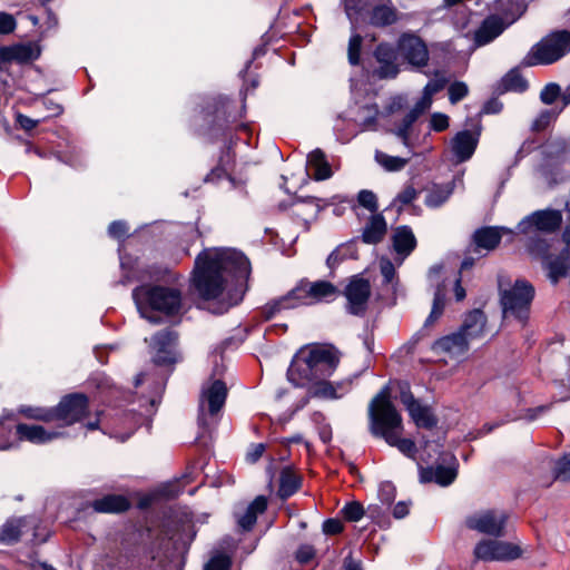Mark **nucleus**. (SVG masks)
Returning a JSON list of instances; mask_svg holds the SVG:
<instances>
[{
    "label": "nucleus",
    "mask_w": 570,
    "mask_h": 570,
    "mask_svg": "<svg viewBox=\"0 0 570 570\" xmlns=\"http://www.w3.org/2000/svg\"><path fill=\"white\" fill-rule=\"evenodd\" d=\"M340 363V353L331 345H307L295 354L287 377L299 387H308L313 395L323 399H340L348 391L350 383L333 385L326 381Z\"/></svg>",
    "instance_id": "obj_1"
},
{
    "label": "nucleus",
    "mask_w": 570,
    "mask_h": 570,
    "mask_svg": "<svg viewBox=\"0 0 570 570\" xmlns=\"http://www.w3.org/2000/svg\"><path fill=\"white\" fill-rule=\"evenodd\" d=\"M250 273V264L243 253L230 248H210L202 252L196 261L193 284L206 299L224 293L230 281L242 287Z\"/></svg>",
    "instance_id": "obj_2"
},
{
    "label": "nucleus",
    "mask_w": 570,
    "mask_h": 570,
    "mask_svg": "<svg viewBox=\"0 0 570 570\" xmlns=\"http://www.w3.org/2000/svg\"><path fill=\"white\" fill-rule=\"evenodd\" d=\"M371 432L395 446L401 453L413 458L416 452L415 443L402 438L403 422L400 413L390 401L386 389L382 390L371 402L368 409Z\"/></svg>",
    "instance_id": "obj_3"
},
{
    "label": "nucleus",
    "mask_w": 570,
    "mask_h": 570,
    "mask_svg": "<svg viewBox=\"0 0 570 570\" xmlns=\"http://www.w3.org/2000/svg\"><path fill=\"white\" fill-rule=\"evenodd\" d=\"M132 298L140 316L154 324L161 321L157 313L174 315L181 307L180 292L164 286H138L132 291Z\"/></svg>",
    "instance_id": "obj_4"
},
{
    "label": "nucleus",
    "mask_w": 570,
    "mask_h": 570,
    "mask_svg": "<svg viewBox=\"0 0 570 570\" xmlns=\"http://www.w3.org/2000/svg\"><path fill=\"white\" fill-rule=\"evenodd\" d=\"M336 294V287L330 282H301L286 295L268 302L264 306V315L266 318H272L284 309L313 305L334 297Z\"/></svg>",
    "instance_id": "obj_5"
},
{
    "label": "nucleus",
    "mask_w": 570,
    "mask_h": 570,
    "mask_svg": "<svg viewBox=\"0 0 570 570\" xmlns=\"http://www.w3.org/2000/svg\"><path fill=\"white\" fill-rule=\"evenodd\" d=\"M534 295V287L525 279H517L509 287L500 285V303L503 318H512L521 325H525L530 316Z\"/></svg>",
    "instance_id": "obj_6"
},
{
    "label": "nucleus",
    "mask_w": 570,
    "mask_h": 570,
    "mask_svg": "<svg viewBox=\"0 0 570 570\" xmlns=\"http://www.w3.org/2000/svg\"><path fill=\"white\" fill-rule=\"evenodd\" d=\"M570 51V32L557 31L532 47L524 58L528 66L550 65Z\"/></svg>",
    "instance_id": "obj_7"
},
{
    "label": "nucleus",
    "mask_w": 570,
    "mask_h": 570,
    "mask_svg": "<svg viewBox=\"0 0 570 570\" xmlns=\"http://www.w3.org/2000/svg\"><path fill=\"white\" fill-rule=\"evenodd\" d=\"M55 422H59L57 429L63 430L79 422L88 413V399L80 393L69 394L61 399L53 407Z\"/></svg>",
    "instance_id": "obj_8"
},
{
    "label": "nucleus",
    "mask_w": 570,
    "mask_h": 570,
    "mask_svg": "<svg viewBox=\"0 0 570 570\" xmlns=\"http://www.w3.org/2000/svg\"><path fill=\"white\" fill-rule=\"evenodd\" d=\"M529 249L542 257L544 268L548 271V276L552 283H557L568 274L570 269V252L568 248H562L558 255H553L547 253V243L538 239L529 245Z\"/></svg>",
    "instance_id": "obj_9"
},
{
    "label": "nucleus",
    "mask_w": 570,
    "mask_h": 570,
    "mask_svg": "<svg viewBox=\"0 0 570 570\" xmlns=\"http://www.w3.org/2000/svg\"><path fill=\"white\" fill-rule=\"evenodd\" d=\"M522 554L519 544L499 540H482L474 548V557L478 560L491 561H511Z\"/></svg>",
    "instance_id": "obj_10"
},
{
    "label": "nucleus",
    "mask_w": 570,
    "mask_h": 570,
    "mask_svg": "<svg viewBox=\"0 0 570 570\" xmlns=\"http://www.w3.org/2000/svg\"><path fill=\"white\" fill-rule=\"evenodd\" d=\"M562 220L559 210L546 209L538 210L524 217L518 224V232L524 235H537V233H549L556 230Z\"/></svg>",
    "instance_id": "obj_11"
},
{
    "label": "nucleus",
    "mask_w": 570,
    "mask_h": 570,
    "mask_svg": "<svg viewBox=\"0 0 570 570\" xmlns=\"http://www.w3.org/2000/svg\"><path fill=\"white\" fill-rule=\"evenodd\" d=\"M508 520V514L500 510H487L474 513L466 519L469 529L476 530L481 533L502 537L504 534V527Z\"/></svg>",
    "instance_id": "obj_12"
},
{
    "label": "nucleus",
    "mask_w": 570,
    "mask_h": 570,
    "mask_svg": "<svg viewBox=\"0 0 570 570\" xmlns=\"http://www.w3.org/2000/svg\"><path fill=\"white\" fill-rule=\"evenodd\" d=\"M153 360L158 365H171L180 360L177 335L171 331L157 333L150 342Z\"/></svg>",
    "instance_id": "obj_13"
},
{
    "label": "nucleus",
    "mask_w": 570,
    "mask_h": 570,
    "mask_svg": "<svg viewBox=\"0 0 570 570\" xmlns=\"http://www.w3.org/2000/svg\"><path fill=\"white\" fill-rule=\"evenodd\" d=\"M227 397L226 384L219 380H212L203 385L199 399L200 420L207 412L209 415H216L225 404Z\"/></svg>",
    "instance_id": "obj_14"
},
{
    "label": "nucleus",
    "mask_w": 570,
    "mask_h": 570,
    "mask_svg": "<svg viewBox=\"0 0 570 570\" xmlns=\"http://www.w3.org/2000/svg\"><path fill=\"white\" fill-rule=\"evenodd\" d=\"M397 49L400 55L412 66L423 67L428 63V48L425 43L415 35H402L397 42Z\"/></svg>",
    "instance_id": "obj_15"
},
{
    "label": "nucleus",
    "mask_w": 570,
    "mask_h": 570,
    "mask_svg": "<svg viewBox=\"0 0 570 570\" xmlns=\"http://www.w3.org/2000/svg\"><path fill=\"white\" fill-rule=\"evenodd\" d=\"M370 294L371 286L368 281L354 277L345 289L347 311L354 315L363 314L367 307Z\"/></svg>",
    "instance_id": "obj_16"
},
{
    "label": "nucleus",
    "mask_w": 570,
    "mask_h": 570,
    "mask_svg": "<svg viewBox=\"0 0 570 570\" xmlns=\"http://www.w3.org/2000/svg\"><path fill=\"white\" fill-rule=\"evenodd\" d=\"M19 441H28L33 444H46L67 435L60 429H47L37 424H17L16 433Z\"/></svg>",
    "instance_id": "obj_17"
},
{
    "label": "nucleus",
    "mask_w": 570,
    "mask_h": 570,
    "mask_svg": "<svg viewBox=\"0 0 570 570\" xmlns=\"http://www.w3.org/2000/svg\"><path fill=\"white\" fill-rule=\"evenodd\" d=\"M39 48L32 43H19L8 47H0V70H3L10 62H28L39 57Z\"/></svg>",
    "instance_id": "obj_18"
},
{
    "label": "nucleus",
    "mask_w": 570,
    "mask_h": 570,
    "mask_svg": "<svg viewBox=\"0 0 570 570\" xmlns=\"http://www.w3.org/2000/svg\"><path fill=\"white\" fill-rule=\"evenodd\" d=\"M470 343L460 331L441 337L433 343V351L438 354H445L450 357H460L469 350Z\"/></svg>",
    "instance_id": "obj_19"
},
{
    "label": "nucleus",
    "mask_w": 570,
    "mask_h": 570,
    "mask_svg": "<svg viewBox=\"0 0 570 570\" xmlns=\"http://www.w3.org/2000/svg\"><path fill=\"white\" fill-rule=\"evenodd\" d=\"M508 18L499 13L489 17L483 21L480 28L475 31L474 40L478 46H484L495 39L502 31L510 26Z\"/></svg>",
    "instance_id": "obj_20"
},
{
    "label": "nucleus",
    "mask_w": 570,
    "mask_h": 570,
    "mask_svg": "<svg viewBox=\"0 0 570 570\" xmlns=\"http://www.w3.org/2000/svg\"><path fill=\"white\" fill-rule=\"evenodd\" d=\"M479 137L476 134L463 130L452 139L451 148L459 163L470 159L478 146Z\"/></svg>",
    "instance_id": "obj_21"
},
{
    "label": "nucleus",
    "mask_w": 570,
    "mask_h": 570,
    "mask_svg": "<svg viewBox=\"0 0 570 570\" xmlns=\"http://www.w3.org/2000/svg\"><path fill=\"white\" fill-rule=\"evenodd\" d=\"M267 500L265 497L259 495L248 504L246 508H238L235 511V517L238 525L243 530H249L256 523L257 515L266 510Z\"/></svg>",
    "instance_id": "obj_22"
},
{
    "label": "nucleus",
    "mask_w": 570,
    "mask_h": 570,
    "mask_svg": "<svg viewBox=\"0 0 570 570\" xmlns=\"http://www.w3.org/2000/svg\"><path fill=\"white\" fill-rule=\"evenodd\" d=\"M425 111L426 110L416 102L414 107L404 115L402 120L399 124H395L394 128L391 130V132L395 135L407 149H411L410 134L412 125Z\"/></svg>",
    "instance_id": "obj_23"
},
{
    "label": "nucleus",
    "mask_w": 570,
    "mask_h": 570,
    "mask_svg": "<svg viewBox=\"0 0 570 570\" xmlns=\"http://www.w3.org/2000/svg\"><path fill=\"white\" fill-rule=\"evenodd\" d=\"M485 323L487 317L484 313L480 309H474L466 315L459 331L468 338V342L471 343L483 336Z\"/></svg>",
    "instance_id": "obj_24"
},
{
    "label": "nucleus",
    "mask_w": 570,
    "mask_h": 570,
    "mask_svg": "<svg viewBox=\"0 0 570 570\" xmlns=\"http://www.w3.org/2000/svg\"><path fill=\"white\" fill-rule=\"evenodd\" d=\"M306 166L307 173L312 171L313 178L317 181L328 179L333 176L326 156L321 149H315L308 154Z\"/></svg>",
    "instance_id": "obj_25"
},
{
    "label": "nucleus",
    "mask_w": 570,
    "mask_h": 570,
    "mask_svg": "<svg viewBox=\"0 0 570 570\" xmlns=\"http://www.w3.org/2000/svg\"><path fill=\"white\" fill-rule=\"evenodd\" d=\"M91 507L99 513H120L129 509V500L121 494H108L91 502Z\"/></svg>",
    "instance_id": "obj_26"
},
{
    "label": "nucleus",
    "mask_w": 570,
    "mask_h": 570,
    "mask_svg": "<svg viewBox=\"0 0 570 570\" xmlns=\"http://www.w3.org/2000/svg\"><path fill=\"white\" fill-rule=\"evenodd\" d=\"M371 9V23L374 26H389L397 20V12L391 0H375Z\"/></svg>",
    "instance_id": "obj_27"
},
{
    "label": "nucleus",
    "mask_w": 570,
    "mask_h": 570,
    "mask_svg": "<svg viewBox=\"0 0 570 570\" xmlns=\"http://www.w3.org/2000/svg\"><path fill=\"white\" fill-rule=\"evenodd\" d=\"M393 248L401 256V262L415 248L416 239L407 226H400L393 233Z\"/></svg>",
    "instance_id": "obj_28"
},
{
    "label": "nucleus",
    "mask_w": 570,
    "mask_h": 570,
    "mask_svg": "<svg viewBox=\"0 0 570 570\" xmlns=\"http://www.w3.org/2000/svg\"><path fill=\"white\" fill-rule=\"evenodd\" d=\"M456 478V470L454 466L436 465L422 470L421 480L423 482H435L442 487L450 485Z\"/></svg>",
    "instance_id": "obj_29"
},
{
    "label": "nucleus",
    "mask_w": 570,
    "mask_h": 570,
    "mask_svg": "<svg viewBox=\"0 0 570 570\" xmlns=\"http://www.w3.org/2000/svg\"><path fill=\"white\" fill-rule=\"evenodd\" d=\"M511 233L505 227H485L474 233L475 244L484 249L491 250L498 246L503 234Z\"/></svg>",
    "instance_id": "obj_30"
},
{
    "label": "nucleus",
    "mask_w": 570,
    "mask_h": 570,
    "mask_svg": "<svg viewBox=\"0 0 570 570\" xmlns=\"http://www.w3.org/2000/svg\"><path fill=\"white\" fill-rule=\"evenodd\" d=\"M386 229L384 217L381 214H374L363 229L362 239L366 244H377L383 239Z\"/></svg>",
    "instance_id": "obj_31"
},
{
    "label": "nucleus",
    "mask_w": 570,
    "mask_h": 570,
    "mask_svg": "<svg viewBox=\"0 0 570 570\" xmlns=\"http://www.w3.org/2000/svg\"><path fill=\"white\" fill-rule=\"evenodd\" d=\"M493 10L513 23L525 10L524 0H492Z\"/></svg>",
    "instance_id": "obj_32"
},
{
    "label": "nucleus",
    "mask_w": 570,
    "mask_h": 570,
    "mask_svg": "<svg viewBox=\"0 0 570 570\" xmlns=\"http://www.w3.org/2000/svg\"><path fill=\"white\" fill-rule=\"evenodd\" d=\"M454 185L455 183L453 180L444 185H434L431 187L425 196V205L431 208H438L442 206L452 195Z\"/></svg>",
    "instance_id": "obj_33"
},
{
    "label": "nucleus",
    "mask_w": 570,
    "mask_h": 570,
    "mask_svg": "<svg viewBox=\"0 0 570 570\" xmlns=\"http://www.w3.org/2000/svg\"><path fill=\"white\" fill-rule=\"evenodd\" d=\"M446 291H448V284L445 283V279L442 281V283H438L436 289L434 292L432 309L425 321L426 326L432 325L442 316L444 307H445Z\"/></svg>",
    "instance_id": "obj_34"
},
{
    "label": "nucleus",
    "mask_w": 570,
    "mask_h": 570,
    "mask_svg": "<svg viewBox=\"0 0 570 570\" xmlns=\"http://www.w3.org/2000/svg\"><path fill=\"white\" fill-rule=\"evenodd\" d=\"M301 478L291 469H284L279 476L278 495L286 499L301 488Z\"/></svg>",
    "instance_id": "obj_35"
},
{
    "label": "nucleus",
    "mask_w": 570,
    "mask_h": 570,
    "mask_svg": "<svg viewBox=\"0 0 570 570\" xmlns=\"http://www.w3.org/2000/svg\"><path fill=\"white\" fill-rule=\"evenodd\" d=\"M411 158V149L407 157L390 156L383 151H375V160L379 165L389 171H399L403 169Z\"/></svg>",
    "instance_id": "obj_36"
},
{
    "label": "nucleus",
    "mask_w": 570,
    "mask_h": 570,
    "mask_svg": "<svg viewBox=\"0 0 570 570\" xmlns=\"http://www.w3.org/2000/svg\"><path fill=\"white\" fill-rule=\"evenodd\" d=\"M26 522V518L11 519L7 521L0 531V542L7 544L16 542L19 539L21 528Z\"/></svg>",
    "instance_id": "obj_37"
},
{
    "label": "nucleus",
    "mask_w": 570,
    "mask_h": 570,
    "mask_svg": "<svg viewBox=\"0 0 570 570\" xmlns=\"http://www.w3.org/2000/svg\"><path fill=\"white\" fill-rule=\"evenodd\" d=\"M16 426L13 420L4 419L0 421V450H8L18 440L16 433Z\"/></svg>",
    "instance_id": "obj_38"
},
{
    "label": "nucleus",
    "mask_w": 570,
    "mask_h": 570,
    "mask_svg": "<svg viewBox=\"0 0 570 570\" xmlns=\"http://www.w3.org/2000/svg\"><path fill=\"white\" fill-rule=\"evenodd\" d=\"M446 80L444 78H434L430 80L424 87L423 95L417 101L425 110L430 109L432 105V97L445 87Z\"/></svg>",
    "instance_id": "obj_39"
},
{
    "label": "nucleus",
    "mask_w": 570,
    "mask_h": 570,
    "mask_svg": "<svg viewBox=\"0 0 570 570\" xmlns=\"http://www.w3.org/2000/svg\"><path fill=\"white\" fill-rule=\"evenodd\" d=\"M505 90L522 92L528 88V82L518 69H512L502 79Z\"/></svg>",
    "instance_id": "obj_40"
},
{
    "label": "nucleus",
    "mask_w": 570,
    "mask_h": 570,
    "mask_svg": "<svg viewBox=\"0 0 570 570\" xmlns=\"http://www.w3.org/2000/svg\"><path fill=\"white\" fill-rule=\"evenodd\" d=\"M407 411L417 426L432 428L435 424V420L431 415L429 409L422 406L420 403H416Z\"/></svg>",
    "instance_id": "obj_41"
},
{
    "label": "nucleus",
    "mask_w": 570,
    "mask_h": 570,
    "mask_svg": "<svg viewBox=\"0 0 570 570\" xmlns=\"http://www.w3.org/2000/svg\"><path fill=\"white\" fill-rule=\"evenodd\" d=\"M20 413L28 419L39 420L43 422H55L53 407L22 406Z\"/></svg>",
    "instance_id": "obj_42"
},
{
    "label": "nucleus",
    "mask_w": 570,
    "mask_h": 570,
    "mask_svg": "<svg viewBox=\"0 0 570 570\" xmlns=\"http://www.w3.org/2000/svg\"><path fill=\"white\" fill-rule=\"evenodd\" d=\"M379 110L375 106H364L358 110L357 122L362 126L363 130L375 129Z\"/></svg>",
    "instance_id": "obj_43"
},
{
    "label": "nucleus",
    "mask_w": 570,
    "mask_h": 570,
    "mask_svg": "<svg viewBox=\"0 0 570 570\" xmlns=\"http://www.w3.org/2000/svg\"><path fill=\"white\" fill-rule=\"evenodd\" d=\"M375 0H344L347 17L353 20L358 13L371 9Z\"/></svg>",
    "instance_id": "obj_44"
},
{
    "label": "nucleus",
    "mask_w": 570,
    "mask_h": 570,
    "mask_svg": "<svg viewBox=\"0 0 570 570\" xmlns=\"http://www.w3.org/2000/svg\"><path fill=\"white\" fill-rule=\"evenodd\" d=\"M362 46V37L360 35H352L348 41V61L351 65L356 66L360 62V52Z\"/></svg>",
    "instance_id": "obj_45"
},
{
    "label": "nucleus",
    "mask_w": 570,
    "mask_h": 570,
    "mask_svg": "<svg viewBox=\"0 0 570 570\" xmlns=\"http://www.w3.org/2000/svg\"><path fill=\"white\" fill-rule=\"evenodd\" d=\"M357 202L362 207L368 209L372 213L377 210V198L376 195L371 190H361L357 195Z\"/></svg>",
    "instance_id": "obj_46"
},
{
    "label": "nucleus",
    "mask_w": 570,
    "mask_h": 570,
    "mask_svg": "<svg viewBox=\"0 0 570 570\" xmlns=\"http://www.w3.org/2000/svg\"><path fill=\"white\" fill-rule=\"evenodd\" d=\"M342 514L344 518L348 521H358L364 515L363 507L358 502H351L347 503L342 509Z\"/></svg>",
    "instance_id": "obj_47"
},
{
    "label": "nucleus",
    "mask_w": 570,
    "mask_h": 570,
    "mask_svg": "<svg viewBox=\"0 0 570 570\" xmlns=\"http://www.w3.org/2000/svg\"><path fill=\"white\" fill-rule=\"evenodd\" d=\"M556 478L562 481L570 480V452L562 456L554 468Z\"/></svg>",
    "instance_id": "obj_48"
},
{
    "label": "nucleus",
    "mask_w": 570,
    "mask_h": 570,
    "mask_svg": "<svg viewBox=\"0 0 570 570\" xmlns=\"http://www.w3.org/2000/svg\"><path fill=\"white\" fill-rule=\"evenodd\" d=\"M375 58L377 62L396 61V52L392 46L381 43L375 50Z\"/></svg>",
    "instance_id": "obj_49"
},
{
    "label": "nucleus",
    "mask_w": 570,
    "mask_h": 570,
    "mask_svg": "<svg viewBox=\"0 0 570 570\" xmlns=\"http://www.w3.org/2000/svg\"><path fill=\"white\" fill-rule=\"evenodd\" d=\"M230 560L225 554L214 556L205 566L204 570H229Z\"/></svg>",
    "instance_id": "obj_50"
},
{
    "label": "nucleus",
    "mask_w": 570,
    "mask_h": 570,
    "mask_svg": "<svg viewBox=\"0 0 570 570\" xmlns=\"http://www.w3.org/2000/svg\"><path fill=\"white\" fill-rule=\"evenodd\" d=\"M560 95V87L557 83H548L541 91L540 98L543 104L551 105Z\"/></svg>",
    "instance_id": "obj_51"
},
{
    "label": "nucleus",
    "mask_w": 570,
    "mask_h": 570,
    "mask_svg": "<svg viewBox=\"0 0 570 570\" xmlns=\"http://www.w3.org/2000/svg\"><path fill=\"white\" fill-rule=\"evenodd\" d=\"M468 94V87L464 82H454L449 88V97L452 104H456Z\"/></svg>",
    "instance_id": "obj_52"
},
{
    "label": "nucleus",
    "mask_w": 570,
    "mask_h": 570,
    "mask_svg": "<svg viewBox=\"0 0 570 570\" xmlns=\"http://www.w3.org/2000/svg\"><path fill=\"white\" fill-rule=\"evenodd\" d=\"M376 75L380 78H394L399 73V66L395 61L379 62Z\"/></svg>",
    "instance_id": "obj_53"
},
{
    "label": "nucleus",
    "mask_w": 570,
    "mask_h": 570,
    "mask_svg": "<svg viewBox=\"0 0 570 570\" xmlns=\"http://www.w3.org/2000/svg\"><path fill=\"white\" fill-rule=\"evenodd\" d=\"M379 497L382 502L390 504L395 498V487L391 482H384L380 485Z\"/></svg>",
    "instance_id": "obj_54"
},
{
    "label": "nucleus",
    "mask_w": 570,
    "mask_h": 570,
    "mask_svg": "<svg viewBox=\"0 0 570 570\" xmlns=\"http://www.w3.org/2000/svg\"><path fill=\"white\" fill-rule=\"evenodd\" d=\"M381 274L386 283H391L395 276V267L393 263L387 258L380 261Z\"/></svg>",
    "instance_id": "obj_55"
},
{
    "label": "nucleus",
    "mask_w": 570,
    "mask_h": 570,
    "mask_svg": "<svg viewBox=\"0 0 570 570\" xmlns=\"http://www.w3.org/2000/svg\"><path fill=\"white\" fill-rule=\"evenodd\" d=\"M16 28L14 18L6 12H0V33L8 35L11 33Z\"/></svg>",
    "instance_id": "obj_56"
},
{
    "label": "nucleus",
    "mask_w": 570,
    "mask_h": 570,
    "mask_svg": "<svg viewBox=\"0 0 570 570\" xmlns=\"http://www.w3.org/2000/svg\"><path fill=\"white\" fill-rule=\"evenodd\" d=\"M315 556V550L309 544H302L296 551V560L301 563L309 562Z\"/></svg>",
    "instance_id": "obj_57"
},
{
    "label": "nucleus",
    "mask_w": 570,
    "mask_h": 570,
    "mask_svg": "<svg viewBox=\"0 0 570 570\" xmlns=\"http://www.w3.org/2000/svg\"><path fill=\"white\" fill-rule=\"evenodd\" d=\"M448 126H449V118L446 115L440 114V112L432 115V117H431L432 129H434L435 131H442V130L446 129Z\"/></svg>",
    "instance_id": "obj_58"
},
{
    "label": "nucleus",
    "mask_w": 570,
    "mask_h": 570,
    "mask_svg": "<svg viewBox=\"0 0 570 570\" xmlns=\"http://www.w3.org/2000/svg\"><path fill=\"white\" fill-rule=\"evenodd\" d=\"M416 197V190L412 186H406L395 198V203L407 205Z\"/></svg>",
    "instance_id": "obj_59"
},
{
    "label": "nucleus",
    "mask_w": 570,
    "mask_h": 570,
    "mask_svg": "<svg viewBox=\"0 0 570 570\" xmlns=\"http://www.w3.org/2000/svg\"><path fill=\"white\" fill-rule=\"evenodd\" d=\"M128 232V228L124 222H114L109 225L108 233L114 238H121Z\"/></svg>",
    "instance_id": "obj_60"
},
{
    "label": "nucleus",
    "mask_w": 570,
    "mask_h": 570,
    "mask_svg": "<svg viewBox=\"0 0 570 570\" xmlns=\"http://www.w3.org/2000/svg\"><path fill=\"white\" fill-rule=\"evenodd\" d=\"M343 523L336 519H328L323 523V531L326 534H337L342 532Z\"/></svg>",
    "instance_id": "obj_61"
},
{
    "label": "nucleus",
    "mask_w": 570,
    "mask_h": 570,
    "mask_svg": "<svg viewBox=\"0 0 570 570\" xmlns=\"http://www.w3.org/2000/svg\"><path fill=\"white\" fill-rule=\"evenodd\" d=\"M400 400L403 403V405L409 410L410 407L414 406L416 403H419L414 396L412 395L410 389L407 385H403L401 387V394Z\"/></svg>",
    "instance_id": "obj_62"
},
{
    "label": "nucleus",
    "mask_w": 570,
    "mask_h": 570,
    "mask_svg": "<svg viewBox=\"0 0 570 570\" xmlns=\"http://www.w3.org/2000/svg\"><path fill=\"white\" fill-rule=\"evenodd\" d=\"M406 105V99L404 97H401V96H397V97H394L387 109H389V112L390 114H395L397 111H401Z\"/></svg>",
    "instance_id": "obj_63"
},
{
    "label": "nucleus",
    "mask_w": 570,
    "mask_h": 570,
    "mask_svg": "<svg viewBox=\"0 0 570 570\" xmlns=\"http://www.w3.org/2000/svg\"><path fill=\"white\" fill-rule=\"evenodd\" d=\"M409 513V504L406 502H399L393 508V515L396 519H402Z\"/></svg>",
    "instance_id": "obj_64"
}]
</instances>
